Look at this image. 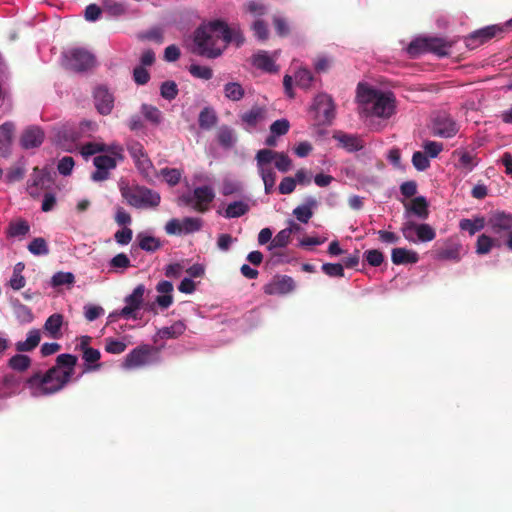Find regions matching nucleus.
I'll return each instance as SVG.
<instances>
[{"label": "nucleus", "mask_w": 512, "mask_h": 512, "mask_svg": "<svg viewBox=\"0 0 512 512\" xmlns=\"http://www.w3.org/2000/svg\"><path fill=\"white\" fill-rule=\"evenodd\" d=\"M356 101L361 118L369 121L372 130L380 131L384 126L374 119L387 121L396 113V99L392 92L382 91L366 83H359Z\"/></svg>", "instance_id": "1"}, {"label": "nucleus", "mask_w": 512, "mask_h": 512, "mask_svg": "<svg viewBox=\"0 0 512 512\" xmlns=\"http://www.w3.org/2000/svg\"><path fill=\"white\" fill-rule=\"evenodd\" d=\"M223 41L224 21H205L194 32L192 51L202 57L217 58L222 54Z\"/></svg>", "instance_id": "2"}, {"label": "nucleus", "mask_w": 512, "mask_h": 512, "mask_svg": "<svg viewBox=\"0 0 512 512\" xmlns=\"http://www.w3.org/2000/svg\"><path fill=\"white\" fill-rule=\"evenodd\" d=\"M98 152H106V154L94 157L93 164L96 170L92 173L91 179L95 182L108 179L110 171L115 169L117 163L123 160V148L116 143L107 146L102 143L91 142L81 148V155L84 158H88Z\"/></svg>", "instance_id": "3"}, {"label": "nucleus", "mask_w": 512, "mask_h": 512, "mask_svg": "<svg viewBox=\"0 0 512 512\" xmlns=\"http://www.w3.org/2000/svg\"><path fill=\"white\" fill-rule=\"evenodd\" d=\"M255 159L258 173L264 183V191L266 194H270L276 182V173L272 163H274L276 169L285 173L291 169L292 161L285 153H279L271 149L259 150Z\"/></svg>", "instance_id": "4"}, {"label": "nucleus", "mask_w": 512, "mask_h": 512, "mask_svg": "<svg viewBox=\"0 0 512 512\" xmlns=\"http://www.w3.org/2000/svg\"><path fill=\"white\" fill-rule=\"evenodd\" d=\"M65 374V372L53 368L46 372H37L27 380V388L33 397L54 394L68 383Z\"/></svg>", "instance_id": "5"}, {"label": "nucleus", "mask_w": 512, "mask_h": 512, "mask_svg": "<svg viewBox=\"0 0 512 512\" xmlns=\"http://www.w3.org/2000/svg\"><path fill=\"white\" fill-rule=\"evenodd\" d=\"M163 347V345L155 347L147 344L136 347L126 355L122 368L133 370L160 362V351Z\"/></svg>", "instance_id": "6"}, {"label": "nucleus", "mask_w": 512, "mask_h": 512, "mask_svg": "<svg viewBox=\"0 0 512 512\" xmlns=\"http://www.w3.org/2000/svg\"><path fill=\"white\" fill-rule=\"evenodd\" d=\"M122 195L129 205L138 209L155 208L161 201L160 194L157 191L143 186L125 189L122 191Z\"/></svg>", "instance_id": "7"}, {"label": "nucleus", "mask_w": 512, "mask_h": 512, "mask_svg": "<svg viewBox=\"0 0 512 512\" xmlns=\"http://www.w3.org/2000/svg\"><path fill=\"white\" fill-rule=\"evenodd\" d=\"M127 149L139 173L148 182H153L157 178L158 173L145 152L143 145L136 141H130L127 143Z\"/></svg>", "instance_id": "8"}, {"label": "nucleus", "mask_w": 512, "mask_h": 512, "mask_svg": "<svg viewBox=\"0 0 512 512\" xmlns=\"http://www.w3.org/2000/svg\"><path fill=\"white\" fill-rule=\"evenodd\" d=\"M96 63L95 56L83 48H72L63 53V64L66 68L83 72L91 69Z\"/></svg>", "instance_id": "9"}, {"label": "nucleus", "mask_w": 512, "mask_h": 512, "mask_svg": "<svg viewBox=\"0 0 512 512\" xmlns=\"http://www.w3.org/2000/svg\"><path fill=\"white\" fill-rule=\"evenodd\" d=\"M403 237L410 243L430 242L435 239V230L427 223L406 220L401 226Z\"/></svg>", "instance_id": "10"}, {"label": "nucleus", "mask_w": 512, "mask_h": 512, "mask_svg": "<svg viewBox=\"0 0 512 512\" xmlns=\"http://www.w3.org/2000/svg\"><path fill=\"white\" fill-rule=\"evenodd\" d=\"M311 110L319 124H330L335 117V105L332 97L326 93L318 94L313 101Z\"/></svg>", "instance_id": "11"}, {"label": "nucleus", "mask_w": 512, "mask_h": 512, "mask_svg": "<svg viewBox=\"0 0 512 512\" xmlns=\"http://www.w3.org/2000/svg\"><path fill=\"white\" fill-rule=\"evenodd\" d=\"M214 192L209 186L197 187L192 193L182 195L181 202L190 205L198 211H204L214 199Z\"/></svg>", "instance_id": "12"}, {"label": "nucleus", "mask_w": 512, "mask_h": 512, "mask_svg": "<svg viewBox=\"0 0 512 512\" xmlns=\"http://www.w3.org/2000/svg\"><path fill=\"white\" fill-rule=\"evenodd\" d=\"M52 184L51 174L45 169L34 168L27 182V192L33 198L39 197L41 193Z\"/></svg>", "instance_id": "13"}, {"label": "nucleus", "mask_w": 512, "mask_h": 512, "mask_svg": "<svg viewBox=\"0 0 512 512\" xmlns=\"http://www.w3.org/2000/svg\"><path fill=\"white\" fill-rule=\"evenodd\" d=\"M502 31V27L499 25H489L483 28H480L472 33H470L467 37H465V45L469 49H475L479 45L487 42L492 39L497 33Z\"/></svg>", "instance_id": "14"}, {"label": "nucleus", "mask_w": 512, "mask_h": 512, "mask_svg": "<svg viewBox=\"0 0 512 512\" xmlns=\"http://www.w3.org/2000/svg\"><path fill=\"white\" fill-rule=\"evenodd\" d=\"M267 110L265 107L255 105L250 110L242 113L240 115V121L243 128L252 132L255 130L256 126L263 122L266 119Z\"/></svg>", "instance_id": "15"}, {"label": "nucleus", "mask_w": 512, "mask_h": 512, "mask_svg": "<svg viewBox=\"0 0 512 512\" xmlns=\"http://www.w3.org/2000/svg\"><path fill=\"white\" fill-rule=\"evenodd\" d=\"M267 295H286L295 289V282L290 276L275 277L264 286Z\"/></svg>", "instance_id": "16"}, {"label": "nucleus", "mask_w": 512, "mask_h": 512, "mask_svg": "<svg viewBox=\"0 0 512 512\" xmlns=\"http://www.w3.org/2000/svg\"><path fill=\"white\" fill-rule=\"evenodd\" d=\"M434 134L442 138H451L457 134L459 127L448 115H439L433 124Z\"/></svg>", "instance_id": "17"}, {"label": "nucleus", "mask_w": 512, "mask_h": 512, "mask_svg": "<svg viewBox=\"0 0 512 512\" xmlns=\"http://www.w3.org/2000/svg\"><path fill=\"white\" fill-rule=\"evenodd\" d=\"M278 52H275L271 55L269 52L264 50H259L252 56V65L266 73H276L278 72V66L275 61L277 58Z\"/></svg>", "instance_id": "18"}, {"label": "nucleus", "mask_w": 512, "mask_h": 512, "mask_svg": "<svg viewBox=\"0 0 512 512\" xmlns=\"http://www.w3.org/2000/svg\"><path fill=\"white\" fill-rule=\"evenodd\" d=\"M404 218L411 220V216H415L421 220L427 219L429 215L428 203L423 196L415 197L410 203L404 204Z\"/></svg>", "instance_id": "19"}, {"label": "nucleus", "mask_w": 512, "mask_h": 512, "mask_svg": "<svg viewBox=\"0 0 512 512\" xmlns=\"http://www.w3.org/2000/svg\"><path fill=\"white\" fill-rule=\"evenodd\" d=\"M186 328L187 326L183 321H175L170 326L159 328L152 337V341L158 343L160 340L176 339L186 331Z\"/></svg>", "instance_id": "20"}, {"label": "nucleus", "mask_w": 512, "mask_h": 512, "mask_svg": "<svg viewBox=\"0 0 512 512\" xmlns=\"http://www.w3.org/2000/svg\"><path fill=\"white\" fill-rule=\"evenodd\" d=\"M95 106L102 115H108L114 105V97L105 87H97L94 91Z\"/></svg>", "instance_id": "21"}, {"label": "nucleus", "mask_w": 512, "mask_h": 512, "mask_svg": "<svg viewBox=\"0 0 512 512\" xmlns=\"http://www.w3.org/2000/svg\"><path fill=\"white\" fill-rule=\"evenodd\" d=\"M156 291L158 296L155 299V303L161 310L168 309L173 304V291L174 287L170 281L162 280L156 285Z\"/></svg>", "instance_id": "22"}, {"label": "nucleus", "mask_w": 512, "mask_h": 512, "mask_svg": "<svg viewBox=\"0 0 512 512\" xmlns=\"http://www.w3.org/2000/svg\"><path fill=\"white\" fill-rule=\"evenodd\" d=\"M44 132L37 126L25 129L21 135V146L24 149H32L40 146L44 141Z\"/></svg>", "instance_id": "23"}, {"label": "nucleus", "mask_w": 512, "mask_h": 512, "mask_svg": "<svg viewBox=\"0 0 512 512\" xmlns=\"http://www.w3.org/2000/svg\"><path fill=\"white\" fill-rule=\"evenodd\" d=\"M489 226L493 233L499 234L502 231H512V214L503 211L494 213L489 219Z\"/></svg>", "instance_id": "24"}, {"label": "nucleus", "mask_w": 512, "mask_h": 512, "mask_svg": "<svg viewBox=\"0 0 512 512\" xmlns=\"http://www.w3.org/2000/svg\"><path fill=\"white\" fill-rule=\"evenodd\" d=\"M251 206L252 200L248 197L226 202V218H239L247 214Z\"/></svg>", "instance_id": "25"}, {"label": "nucleus", "mask_w": 512, "mask_h": 512, "mask_svg": "<svg viewBox=\"0 0 512 512\" xmlns=\"http://www.w3.org/2000/svg\"><path fill=\"white\" fill-rule=\"evenodd\" d=\"M391 260L395 265L414 264L419 261V255L406 248H394L391 252Z\"/></svg>", "instance_id": "26"}, {"label": "nucleus", "mask_w": 512, "mask_h": 512, "mask_svg": "<svg viewBox=\"0 0 512 512\" xmlns=\"http://www.w3.org/2000/svg\"><path fill=\"white\" fill-rule=\"evenodd\" d=\"M64 323V317L60 313H54L47 318L44 323L45 332L53 339H59L62 336L61 328Z\"/></svg>", "instance_id": "27"}, {"label": "nucleus", "mask_w": 512, "mask_h": 512, "mask_svg": "<svg viewBox=\"0 0 512 512\" xmlns=\"http://www.w3.org/2000/svg\"><path fill=\"white\" fill-rule=\"evenodd\" d=\"M317 205V201L313 197L306 198L305 204L297 206L293 210V215L301 223H308L313 216L312 208Z\"/></svg>", "instance_id": "28"}, {"label": "nucleus", "mask_w": 512, "mask_h": 512, "mask_svg": "<svg viewBox=\"0 0 512 512\" xmlns=\"http://www.w3.org/2000/svg\"><path fill=\"white\" fill-rule=\"evenodd\" d=\"M76 362L77 358L75 356L71 354H61L57 357V365L52 368L65 372L66 382H69L74 373Z\"/></svg>", "instance_id": "29"}, {"label": "nucleus", "mask_w": 512, "mask_h": 512, "mask_svg": "<svg viewBox=\"0 0 512 512\" xmlns=\"http://www.w3.org/2000/svg\"><path fill=\"white\" fill-rule=\"evenodd\" d=\"M131 266L130 258L125 253L115 255L107 265L108 272L114 274H123Z\"/></svg>", "instance_id": "30"}, {"label": "nucleus", "mask_w": 512, "mask_h": 512, "mask_svg": "<svg viewBox=\"0 0 512 512\" xmlns=\"http://www.w3.org/2000/svg\"><path fill=\"white\" fill-rule=\"evenodd\" d=\"M335 139L341 144V146L348 152H356L364 147V143L359 136L351 134H340L336 135Z\"/></svg>", "instance_id": "31"}, {"label": "nucleus", "mask_w": 512, "mask_h": 512, "mask_svg": "<svg viewBox=\"0 0 512 512\" xmlns=\"http://www.w3.org/2000/svg\"><path fill=\"white\" fill-rule=\"evenodd\" d=\"M97 130V124L90 120H84L79 124L78 131H68L64 130L63 134L66 136H69L72 140V142L76 141L80 137L84 136H90L92 133H94Z\"/></svg>", "instance_id": "32"}, {"label": "nucleus", "mask_w": 512, "mask_h": 512, "mask_svg": "<svg viewBox=\"0 0 512 512\" xmlns=\"http://www.w3.org/2000/svg\"><path fill=\"white\" fill-rule=\"evenodd\" d=\"M100 351L94 348L86 347L83 351L84 372H92L100 369L101 364L98 362L100 359Z\"/></svg>", "instance_id": "33"}, {"label": "nucleus", "mask_w": 512, "mask_h": 512, "mask_svg": "<svg viewBox=\"0 0 512 512\" xmlns=\"http://www.w3.org/2000/svg\"><path fill=\"white\" fill-rule=\"evenodd\" d=\"M41 340L40 331L38 329H32L28 332L27 337L23 341L16 343V350L19 352H28L38 346Z\"/></svg>", "instance_id": "34"}, {"label": "nucleus", "mask_w": 512, "mask_h": 512, "mask_svg": "<svg viewBox=\"0 0 512 512\" xmlns=\"http://www.w3.org/2000/svg\"><path fill=\"white\" fill-rule=\"evenodd\" d=\"M485 227V218L483 216H476L472 219L464 218L459 222V228L466 231L469 235H474Z\"/></svg>", "instance_id": "35"}, {"label": "nucleus", "mask_w": 512, "mask_h": 512, "mask_svg": "<svg viewBox=\"0 0 512 512\" xmlns=\"http://www.w3.org/2000/svg\"><path fill=\"white\" fill-rule=\"evenodd\" d=\"M244 41L245 38L240 27L235 24L228 25L226 23V46L234 45L238 48L243 45Z\"/></svg>", "instance_id": "36"}, {"label": "nucleus", "mask_w": 512, "mask_h": 512, "mask_svg": "<svg viewBox=\"0 0 512 512\" xmlns=\"http://www.w3.org/2000/svg\"><path fill=\"white\" fill-rule=\"evenodd\" d=\"M407 54L415 58L428 52V37H416L405 48Z\"/></svg>", "instance_id": "37"}, {"label": "nucleus", "mask_w": 512, "mask_h": 512, "mask_svg": "<svg viewBox=\"0 0 512 512\" xmlns=\"http://www.w3.org/2000/svg\"><path fill=\"white\" fill-rule=\"evenodd\" d=\"M454 153L459 156L457 164L458 168L464 169L467 172H471L478 165L476 156L471 152H468L466 150H456Z\"/></svg>", "instance_id": "38"}, {"label": "nucleus", "mask_w": 512, "mask_h": 512, "mask_svg": "<svg viewBox=\"0 0 512 512\" xmlns=\"http://www.w3.org/2000/svg\"><path fill=\"white\" fill-rule=\"evenodd\" d=\"M217 120L216 112L211 107H205L201 110L198 117L199 126L203 130L212 129L216 125Z\"/></svg>", "instance_id": "39"}, {"label": "nucleus", "mask_w": 512, "mask_h": 512, "mask_svg": "<svg viewBox=\"0 0 512 512\" xmlns=\"http://www.w3.org/2000/svg\"><path fill=\"white\" fill-rule=\"evenodd\" d=\"M29 231V223L26 220L17 219L9 223L7 235L11 238L24 237Z\"/></svg>", "instance_id": "40"}, {"label": "nucleus", "mask_w": 512, "mask_h": 512, "mask_svg": "<svg viewBox=\"0 0 512 512\" xmlns=\"http://www.w3.org/2000/svg\"><path fill=\"white\" fill-rule=\"evenodd\" d=\"M451 45L444 39L438 37H428V52H432L438 56H446L449 54Z\"/></svg>", "instance_id": "41"}, {"label": "nucleus", "mask_w": 512, "mask_h": 512, "mask_svg": "<svg viewBox=\"0 0 512 512\" xmlns=\"http://www.w3.org/2000/svg\"><path fill=\"white\" fill-rule=\"evenodd\" d=\"M500 243L494 240L492 237L481 234L478 236L476 241V253L479 255L488 254L493 247H500Z\"/></svg>", "instance_id": "42"}, {"label": "nucleus", "mask_w": 512, "mask_h": 512, "mask_svg": "<svg viewBox=\"0 0 512 512\" xmlns=\"http://www.w3.org/2000/svg\"><path fill=\"white\" fill-rule=\"evenodd\" d=\"M137 241L139 244V247L147 252H155L158 250L161 246L160 240L148 235L146 233H139L137 235Z\"/></svg>", "instance_id": "43"}, {"label": "nucleus", "mask_w": 512, "mask_h": 512, "mask_svg": "<svg viewBox=\"0 0 512 512\" xmlns=\"http://www.w3.org/2000/svg\"><path fill=\"white\" fill-rule=\"evenodd\" d=\"M145 286L143 284L137 285L131 294L127 295L124 298L125 304L129 306H133L134 308H141V305L143 303V297L145 294Z\"/></svg>", "instance_id": "44"}, {"label": "nucleus", "mask_w": 512, "mask_h": 512, "mask_svg": "<svg viewBox=\"0 0 512 512\" xmlns=\"http://www.w3.org/2000/svg\"><path fill=\"white\" fill-rule=\"evenodd\" d=\"M141 113L144 118L152 124L158 125L163 119L162 112L155 106L149 104H142Z\"/></svg>", "instance_id": "45"}, {"label": "nucleus", "mask_w": 512, "mask_h": 512, "mask_svg": "<svg viewBox=\"0 0 512 512\" xmlns=\"http://www.w3.org/2000/svg\"><path fill=\"white\" fill-rule=\"evenodd\" d=\"M139 310L140 309H138V308H134L133 306H129V305L125 304V306L123 308H121L120 310H116V311L110 313L108 318L111 322L114 321L117 317H122L126 320H129V319L137 320L139 318Z\"/></svg>", "instance_id": "46"}, {"label": "nucleus", "mask_w": 512, "mask_h": 512, "mask_svg": "<svg viewBox=\"0 0 512 512\" xmlns=\"http://www.w3.org/2000/svg\"><path fill=\"white\" fill-rule=\"evenodd\" d=\"M13 308L14 314L20 323L26 324L33 321L34 316L31 309L28 306L20 302H16L13 304Z\"/></svg>", "instance_id": "47"}, {"label": "nucleus", "mask_w": 512, "mask_h": 512, "mask_svg": "<svg viewBox=\"0 0 512 512\" xmlns=\"http://www.w3.org/2000/svg\"><path fill=\"white\" fill-rule=\"evenodd\" d=\"M245 96V89L238 82L226 83V99L231 101H240Z\"/></svg>", "instance_id": "48"}, {"label": "nucleus", "mask_w": 512, "mask_h": 512, "mask_svg": "<svg viewBox=\"0 0 512 512\" xmlns=\"http://www.w3.org/2000/svg\"><path fill=\"white\" fill-rule=\"evenodd\" d=\"M291 238V230H286L285 228L280 230L276 236L272 239L271 243L268 245V250H273L276 248H284L288 245Z\"/></svg>", "instance_id": "49"}, {"label": "nucleus", "mask_w": 512, "mask_h": 512, "mask_svg": "<svg viewBox=\"0 0 512 512\" xmlns=\"http://www.w3.org/2000/svg\"><path fill=\"white\" fill-rule=\"evenodd\" d=\"M75 282V276L71 272H57L55 273L50 281V285L53 288L60 287L63 285H72Z\"/></svg>", "instance_id": "50"}, {"label": "nucleus", "mask_w": 512, "mask_h": 512, "mask_svg": "<svg viewBox=\"0 0 512 512\" xmlns=\"http://www.w3.org/2000/svg\"><path fill=\"white\" fill-rule=\"evenodd\" d=\"M28 250L35 256H44L49 253L47 242L44 238H34L28 245Z\"/></svg>", "instance_id": "51"}, {"label": "nucleus", "mask_w": 512, "mask_h": 512, "mask_svg": "<svg viewBox=\"0 0 512 512\" xmlns=\"http://www.w3.org/2000/svg\"><path fill=\"white\" fill-rule=\"evenodd\" d=\"M14 125L6 122L0 125V149H7L11 143Z\"/></svg>", "instance_id": "52"}, {"label": "nucleus", "mask_w": 512, "mask_h": 512, "mask_svg": "<svg viewBox=\"0 0 512 512\" xmlns=\"http://www.w3.org/2000/svg\"><path fill=\"white\" fill-rule=\"evenodd\" d=\"M294 78L296 84L304 89L309 88L313 81V75L311 71L306 68L298 69L294 75Z\"/></svg>", "instance_id": "53"}, {"label": "nucleus", "mask_w": 512, "mask_h": 512, "mask_svg": "<svg viewBox=\"0 0 512 512\" xmlns=\"http://www.w3.org/2000/svg\"><path fill=\"white\" fill-rule=\"evenodd\" d=\"M183 234H191L197 232L202 227V222L197 217H185L181 220Z\"/></svg>", "instance_id": "54"}, {"label": "nucleus", "mask_w": 512, "mask_h": 512, "mask_svg": "<svg viewBox=\"0 0 512 512\" xmlns=\"http://www.w3.org/2000/svg\"><path fill=\"white\" fill-rule=\"evenodd\" d=\"M246 11L253 17L258 18L267 13V6L259 0H251L245 5Z\"/></svg>", "instance_id": "55"}, {"label": "nucleus", "mask_w": 512, "mask_h": 512, "mask_svg": "<svg viewBox=\"0 0 512 512\" xmlns=\"http://www.w3.org/2000/svg\"><path fill=\"white\" fill-rule=\"evenodd\" d=\"M30 362L27 355L16 354L9 360V366L16 371H24L30 366Z\"/></svg>", "instance_id": "56"}, {"label": "nucleus", "mask_w": 512, "mask_h": 512, "mask_svg": "<svg viewBox=\"0 0 512 512\" xmlns=\"http://www.w3.org/2000/svg\"><path fill=\"white\" fill-rule=\"evenodd\" d=\"M189 72L193 77L202 80H209L213 76V72L209 67L197 64L190 65Z\"/></svg>", "instance_id": "57"}, {"label": "nucleus", "mask_w": 512, "mask_h": 512, "mask_svg": "<svg viewBox=\"0 0 512 512\" xmlns=\"http://www.w3.org/2000/svg\"><path fill=\"white\" fill-rule=\"evenodd\" d=\"M363 256L367 263L372 267H378L384 261L383 253L377 249L366 250Z\"/></svg>", "instance_id": "58"}, {"label": "nucleus", "mask_w": 512, "mask_h": 512, "mask_svg": "<svg viewBox=\"0 0 512 512\" xmlns=\"http://www.w3.org/2000/svg\"><path fill=\"white\" fill-rule=\"evenodd\" d=\"M412 164L418 171H425L430 166L429 157L420 151H416L412 156Z\"/></svg>", "instance_id": "59"}, {"label": "nucleus", "mask_w": 512, "mask_h": 512, "mask_svg": "<svg viewBox=\"0 0 512 512\" xmlns=\"http://www.w3.org/2000/svg\"><path fill=\"white\" fill-rule=\"evenodd\" d=\"M160 174L163 177V179L166 181V183L170 186L176 185L180 181L181 176H182L180 170H178L176 168H172V169L163 168L160 171Z\"/></svg>", "instance_id": "60"}, {"label": "nucleus", "mask_w": 512, "mask_h": 512, "mask_svg": "<svg viewBox=\"0 0 512 512\" xmlns=\"http://www.w3.org/2000/svg\"><path fill=\"white\" fill-rule=\"evenodd\" d=\"M160 94L164 99L173 100L178 94V88L175 82L166 81L161 85Z\"/></svg>", "instance_id": "61"}, {"label": "nucleus", "mask_w": 512, "mask_h": 512, "mask_svg": "<svg viewBox=\"0 0 512 512\" xmlns=\"http://www.w3.org/2000/svg\"><path fill=\"white\" fill-rule=\"evenodd\" d=\"M290 128V123L287 119H278L274 121L270 126V133L276 136L285 135Z\"/></svg>", "instance_id": "62"}, {"label": "nucleus", "mask_w": 512, "mask_h": 512, "mask_svg": "<svg viewBox=\"0 0 512 512\" xmlns=\"http://www.w3.org/2000/svg\"><path fill=\"white\" fill-rule=\"evenodd\" d=\"M126 343L121 340L108 338L106 339L105 350L111 354H121L126 350Z\"/></svg>", "instance_id": "63"}, {"label": "nucleus", "mask_w": 512, "mask_h": 512, "mask_svg": "<svg viewBox=\"0 0 512 512\" xmlns=\"http://www.w3.org/2000/svg\"><path fill=\"white\" fill-rule=\"evenodd\" d=\"M322 271L329 277H343L344 268L340 263H324L322 265Z\"/></svg>", "instance_id": "64"}]
</instances>
